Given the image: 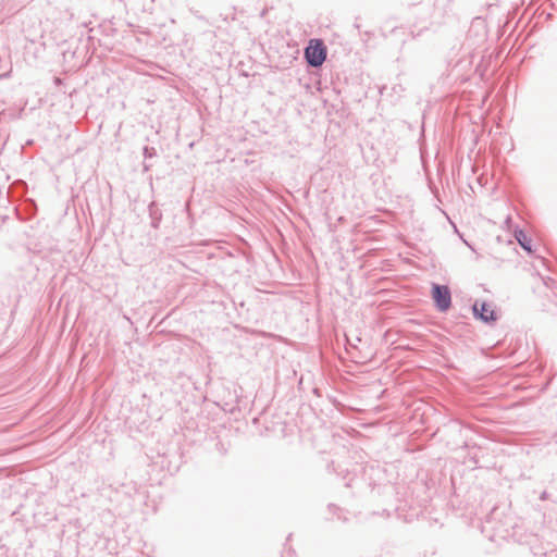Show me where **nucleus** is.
I'll return each mask as SVG.
<instances>
[{"label":"nucleus","mask_w":557,"mask_h":557,"mask_svg":"<svg viewBox=\"0 0 557 557\" xmlns=\"http://www.w3.org/2000/svg\"><path fill=\"white\" fill-rule=\"evenodd\" d=\"M505 224L507 225L508 228H511V226H512V219H511V216L508 215L506 218Z\"/></svg>","instance_id":"obj_9"},{"label":"nucleus","mask_w":557,"mask_h":557,"mask_svg":"<svg viewBox=\"0 0 557 557\" xmlns=\"http://www.w3.org/2000/svg\"><path fill=\"white\" fill-rule=\"evenodd\" d=\"M149 168H150V164H147V163L145 162V163H144V170H145V171H148V170H149Z\"/></svg>","instance_id":"obj_10"},{"label":"nucleus","mask_w":557,"mask_h":557,"mask_svg":"<svg viewBox=\"0 0 557 557\" xmlns=\"http://www.w3.org/2000/svg\"><path fill=\"white\" fill-rule=\"evenodd\" d=\"M473 317L486 324H491L497 320L495 310L486 301L479 302L478 300L472 305Z\"/></svg>","instance_id":"obj_3"},{"label":"nucleus","mask_w":557,"mask_h":557,"mask_svg":"<svg viewBox=\"0 0 557 557\" xmlns=\"http://www.w3.org/2000/svg\"><path fill=\"white\" fill-rule=\"evenodd\" d=\"M451 0H434L433 17L443 18L451 12Z\"/></svg>","instance_id":"obj_6"},{"label":"nucleus","mask_w":557,"mask_h":557,"mask_svg":"<svg viewBox=\"0 0 557 557\" xmlns=\"http://www.w3.org/2000/svg\"><path fill=\"white\" fill-rule=\"evenodd\" d=\"M549 498V494L546 492V491H543L541 494H540V499L541 500H547Z\"/></svg>","instance_id":"obj_8"},{"label":"nucleus","mask_w":557,"mask_h":557,"mask_svg":"<svg viewBox=\"0 0 557 557\" xmlns=\"http://www.w3.org/2000/svg\"><path fill=\"white\" fill-rule=\"evenodd\" d=\"M434 307L440 312H447L451 307V293L447 285L432 284L431 289Z\"/></svg>","instance_id":"obj_2"},{"label":"nucleus","mask_w":557,"mask_h":557,"mask_svg":"<svg viewBox=\"0 0 557 557\" xmlns=\"http://www.w3.org/2000/svg\"><path fill=\"white\" fill-rule=\"evenodd\" d=\"M143 154H144L145 160H147V159L156 157L157 150L153 147L145 146L143 149Z\"/></svg>","instance_id":"obj_7"},{"label":"nucleus","mask_w":557,"mask_h":557,"mask_svg":"<svg viewBox=\"0 0 557 557\" xmlns=\"http://www.w3.org/2000/svg\"><path fill=\"white\" fill-rule=\"evenodd\" d=\"M329 508H330V509H337V507H336V506H334V505H329Z\"/></svg>","instance_id":"obj_12"},{"label":"nucleus","mask_w":557,"mask_h":557,"mask_svg":"<svg viewBox=\"0 0 557 557\" xmlns=\"http://www.w3.org/2000/svg\"><path fill=\"white\" fill-rule=\"evenodd\" d=\"M148 213L150 218L151 227H153L154 230L159 228L163 214L156 201H151L148 205Z\"/></svg>","instance_id":"obj_5"},{"label":"nucleus","mask_w":557,"mask_h":557,"mask_svg":"<svg viewBox=\"0 0 557 557\" xmlns=\"http://www.w3.org/2000/svg\"><path fill=\"white\" fill-rule=\"evenodd\" d=\"M54 83H55V84H61V79H60L59 77H55V78H54Z\"/></svg>","instance_id":"obj_11"},{"label":"nucleus","mask_w":557,"mask_h":557,"mask_svg":"<svg viewBox=\"0 0 557 557\" xmlns=\"http://www.w3.org/2000/svg\"><path fill=\"white\" fill-rule=\"evenodd\" d=\"M327 49L321 39H311L305 49V60L310 67H320L326 60Z\"/></svg>","instance_id":"obj_1"},{"label":"nucleus","mask_w":557,"mask_h":557,"mask_svg":"<svg viewBox=\"0 0 557 557\" xmlns=\"http://www.w3.org/2000/svg\"><path fill=\"white\" fill-rule=\"evenodd\" d=\"M513 237L524 251L528 253L533 252L532 239L518 225L513 227Z\"/></svg>","instance_id":"obj_4"}]
</instances>
